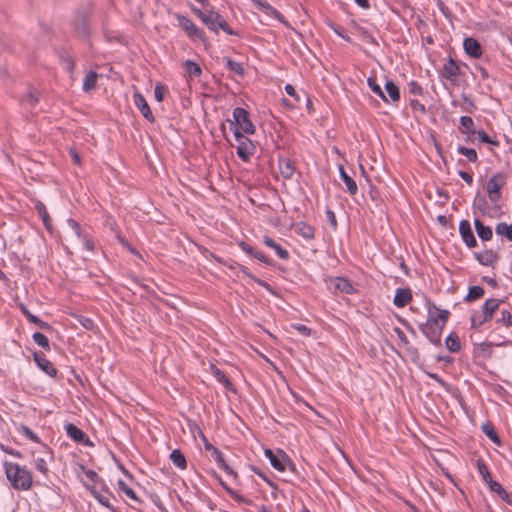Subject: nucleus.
I'll return each mask as SVG.
<instances>
[{
	"instance_id": "obj_1",
	"label": "nucleus",
	"mask_w": 512,
	"mask_h": 512,
	"mask_svg": "<svg viewBox=\"0 0 512 512\" xmlns=\"http://www.w3.org/2000/svg\"><path fill=\"white\" fill-rule=\"evenodd\" d=\"M202 7L197 8L192 6L193 12L201 19L208 29L214 32H218L219 29L223 30L226 34L236 35V33L230 29L225 19L216 11H214L208 4L201 2Z\"/></svg>"
},
{
	"instance_id": "obj_2",
	"label": "nucleus",
	"mask_w": 512,
	"mask_h": 512,
	"mask_svg": "<svg viewBox=\"0 0 512 512\" xmlns=\"http://www.w3.org/2000/svg\"><path fill=\"white\" fill-rule=\"evenodd\" d=\"M7 479L18 490H28L32 485L31 473L24 467L12 462H4Z\"/></svg>"
},
{
	"instance_id": "obj_3",
	"label": "nucleus",
	"mask_w": 512,
	"mask_h": 512,
	"mask_svg": "<svg viewBox=\"0 0 512 512\" xmlns=\"http://www.w3.org/2000/svg\"><path fill=\"white\" fill-rule=\"evenodd\" d=\"M507 183V175L503 172L493 175L486 184L488 198L492 203H498L501 199V188Z\"/></svg>"
},
{
	"instance_id": "obj_4",
	"label": "nucleus",
	"mask_w": 512,
	"mask_h": 512,
	"mask_svg": "<svg viewBox=\"0 0 512 512\" xmlns=\"http://www.w3.org/2000/svg\"><path fill=\"white\" fill-rule=\"evenodd\" d=\"M178 25L191 40L206 42V36L202 29L197 27L189 18L181 14H175Z\"/></svg>"
},
{
	"instance_id": "obj_5",
	"label": "nucleus",
	"mask_w": 512,
	"mask_h": 512,
	"mask_svg": "<svg viewBox=\"0 0 512 512\" xmlns=\"http://www.w3.org/2000/svg\"><path fill=\"white\" fill-rule=\"evenodd\" d=\"M233 119L234 121L231 123L233 129L235 127H238L240 132L243 131L246 134L255 133V127L253 123L250 121L249 114L245 109L241 107H236L233 110Z\"/></svg>"
},
{
	"instance_id": "obj_6",
	"label": "nucleus",
	"mask_w": 512,
	"mask_h": 512,
	"mask_svg": "<svg viewBox=\"0 0 512 512\" xmlns=\"http://www.w3.org/2000/svg\"><path fill=\"white\" fill-rule=\"evenodd\" d=\"M233 134L237 142V155L243 161H248L250 156L253 154L254 146L252 141L243 135L238 127L233 129Z\"/></svg>"
},
{
	"instance_id": "obj_7",
	"label": "nucleus",
	"mask_w": 512,
	"mask_h": 512,
	"mask_svg": "<svg viewBox=\"0 0 512 512\" xmlns=\"http://www.w3.org/2000/svg\"><path fill=\"white\" fill-rule=\"evenodd\" d=\"M85 486L89 489L90 493L93 497L104 507L109 508L110 510H114L113 506L110 503V494L106 489L103 481L100 484L90 485L85 483Z\"/></svg>"
},
{
	"instance_id": "obj_8",
	"label": "nucleus",
	"mask_w": 512,
	"mask_h": 512,
	"mask_svg": "<svg viewBox=\"0 0 512 512\" xmlns=\"http://www.w3.org/2000/svg\"><path fill=\"white\" fill-rule=\"evenodd\" d=\"M428 317L427 321L430 323H436L439 326H445L450 312L448 310L440 309L434 303L427 304Z\"/></svg>"
},
{
	"instance_id": "obj_9",
	"label": "nucleus",
	"mask_w": 512,
	"mask_h": 512,
	"mask_svg": "<svg viewBox=\"0 0 512 512\" xmlns=\"http://www.w3.org/2000/svg\"><path fill=\"white\" fill-rule=\"evenodd\" d=\"M420 330L432 344L440 345L443 326L426 321V323L420 325Z\"/></svg>"
},
{
	"instance_id": "obj_10",
	"label": "nucleus",
	"mask_w": 512,
	"mask_h": 512,
	"mask_svg": "<svg viewBox=\"0 0 512 512\" xmlns=\"http://www.w3.org/2000/svg\"><path fill=\"white\" fill-rule=\"evenodd\" d=\"M67 223L71 230L74 232L80 244L83 246V248L86 249L87 251H92L94 248L93 243L89 239L88 234L81 229L78 222L74 219H68Z\"/></svg>"
},
{
	"instance_id": "obj_11",
	"label": "nucleus",
	"mask_w": 512,
	"mask_h": 512,
	"mask_svg": "<svg viewBox=\"0 0 512 512\" xmlns=\"http://www.w3.org/2000/svg\"><path fill=\"white\" fill-rule=\"evenodd\" d=\"M67 223L71 230L74 232L80 244L83 246V248L86 249L87 251H92L94 248L93 243L89 239L88 234L81 229L78 222L74 219H68Z\"/></svg>"
},
{
	"instance_id": "obj_12",
	"label": "nucleus",
	"mask_w": 512,
	"mask_h": 512,
	"mask_svg": "<svg viewBox=\"0 0 512 512\" xmlns=\"http://www.w3.org/2000/svg\"><path fill=\"white\" fill-rule=\"evenodd\" d=\"M67 223L71 230L74 232L80 244L83 246V248L86 249L87 251H92L94 248L93 243L89 239L88 234L81 229L78 222L74 219H68Z\"/></svg>"
},
{
	"instance_id": "obj_13",
	"label": "nucleus",
	"mask_w": 512,
	"mask_h": 512,
	"mask_svg": "<svg viewBox=\"0 0 512 512\" xmlns=\"http://www.w3.org/2000/svg\"><path fill=\"white\" fill-rule=\"evenodd\" d=\"M459 233L463 242L469 248H474L477 245L476 238L471 229L470 222L468 220H462L459 224Z\"/></svg>"
},
{
	"instance_id": "obj_14",
	"label": "nucleus",
	"mask_w": 512,
	"mask_h": 512,
	"mask_svg": "<svg viewBox=\"0 0 512 512\" xmlns=\"http://www.w3.org/2000/svg\"><path fill=\"white\" fill-rule=\"evenodd\" d=\"M33 358L37 366L50 377L57 376V369L54 365L42 354L41 352H35Z\"/></svg>"
},
{
	"instance_id": "obj_15",
	"label": "nucleus",
	"mask_w": 512,
	"mask_h": 512,
	"mask_svg": "<svg viewBox=\"0 0 512 512\" xmlns=\"http://www.w3.org/2000/svg\"><path fill=\"white\" fill-rule=\"evenodd\" d=\"M330 285L334 292H341L345 294H353L355 292V288L352 283L343 277L331 278Z\"/></svg>"
},
{
	"instance_id": "obj_16",
	"label": "nucleus",
	"mask_w": 512,
	"mask_h": 512,
	"mask_svg": "<svg viewBox=\"0 0 512 512\" xmlns=\"http://www.w3.org/2000/svg\"><path fill=\"white\" fill-rule=\"evenodd\" d=\"M133 100L135 106L140 110L143 117L149 122H154L152 111L150 110V107L143 95L140 93H134Z\"/></svg>"
},
{
	"instance_id": "obj_17",
	"label": "nucleus",
	"mask_w": 512,
	"mask_h": 512,
	"mask_svg": "<svg viewBox=\"0 0 512 512\" xmlns=\"http://www.w3.org/2000/svg\"><path fill=\"white\" fill-rule=\"evenodd\" d=\"M463 48L466 54L472 58H479L482 55V48L478 40L472 37L465 38Z\"/></svg>"
},
{
	"instance_id": "obj_18",
	"label": "nucleus",
	"mask_w": 512,
	"mask_h": 512,
	"mask_svg": "<svg viewBox=\"0 0 512 512\" xmlns=\"http://www.w3.org/2000/svg\"><path fill=\"white\" fill-rule=\"evenodd\" d=\"M459 74L460 67L452 58H449L443 65L441 75L447 80L455 81Z\"/></svg>"
},
{
	"instance_id": "obj_19",
	"label": "nucleus",
	"mask_w": 512,
	"mask_h": 512,
	"mask_svg": "<svg viewBox=\"0 0 512 512\" xmlns=\"http://www.w3.org/2000/svg\"><path fill=\"white\" fill-rule=\"evenodd\" d=\"M412 301V292L409 288H397L393 303L395 306L402 308Z\"/></svg>"
},
{
	"instance_id": "obj_20",
	"label": "nucleus",
	"mask_w": 512,
	"mask_h": 512,
	"mask_svg": "<svg viewBox=\"0 0 512 512\" xmlns=\"http://www.w3.org/2000/svg\"><path fill=\"white\" fill-rule=\"evenodd\" d=\"M264 454L266 458L269 459V462L274 469L280 472H284L286 470V466L283 462L285 455L282 452L275 454L272 450L266 449Z\"/></svg>"
},
{
	"instance_id": "obj_21",
	"label": "nucleus",
	"mask_w": 512,
	"mask_h": 512,
	"mask_svg": "<svg viewBox=\"0 0 512 512\" xmlns=\"http://www.w3.org/2000/svg\"><path fill=\"white\" fill-rule=\"evenodd\" d=\"M256 4H257V9L259 11H262V12L266 13L267 15H271V16L275 17L278 21L283 23L284 25L289 26L288 22L285 20L283 15L281 13H279L276 9H274L269 4V2L259 1V2H256Z\"/></svg>"
},
{
	"instance_id": "obj_22",
	"label": "nucleus",
	"mask_w": 512,
	"mask_h": 512,
	"mask_svg": "<svg viewBox=\"0 0 512 512\" xmlns=\"http://www.w3.org/2000/svg\"><path fill=\"white\" fill-rule=\"evenodd\" d=\"M459 130L462 134L467 135L468 139H471L476 133L473 119L469 116H461Z\"/></svg>"
},
{
	"instance_id": "obj_23",
	"label": "nucleus",
	"mask_w": 512,
	"mask_h": 512,
	"mask_svg": "<svg viewBox=\"0 0 512 512\" xmlns=\"http://www.w3.org/2000/svg\"><path fill=\"white\" fill-rule=\"evenodd\" d=\"M263 243L273 249L275 251V253L277 254V256L280 258V259H283V260H286L288 259L289 257V253L286 249H284L283 247H281L278 243H276L272 238H270L269 236H264L263 237Z\"/></svg>"
},
{
	"instance_id": "obj_24",
	"label": "nucleus",
	"mask_w": 512,
	"mask_h": 512,
	"mask_svg": "<svg viewBox=\"0 0 512 512\" xmlns=\"http://www.w3.org/2000/svg\"><path fill=\"white\" fill-rule=\"evenodd\" d=\"M339 174H340V178L341 180L344 182L345 186H346V189L347 191L351 194V195H355L358 191V187H357V184L356 182L353 180L352 177H350L344 167L342 165L339 166Z\"/></svg>"
},
{
	"instance_id": "obj_25",
	"label": "nucleus",
	"mask_w": 512,
	"mask_h": 512,
	"mask_svg": "<svg viewBox=\"0 0 512 512\" xmlns=\"http://www.w3.org/2000/svg\"><path fill=\"white\" fill-rule=\"evenodd\" d=\"M474 227L477 235L482 241H489L493 236L492 229L489 226H485L479 219L474 220Z\"/></svg>"
},
{
	"instance_id": "obj_26",
	"label": "nucleus",
	"mask_w": 512,
	"mask_h": 512,
	"mask_svg": "<svg viewBox=\"0 0 512 512\" xmlns=\"http://www.w3.org/2000/svg\"><path fill=\"white\" fill-rule=\"evenodd\" d=\"M279 170H280L281 175L284 178H286V179L291 178L295 171L293 162L288 158H280L279 159Z\"/></svg>"
},
{
	"instance_id": "obj_27",
	"label": "nucleus",
	"mask_w": 512,
	"mask_h": 512,
	"mask_svg": "<svg viewBox=\"0 0 512 512\" xmlns=\"http://www.w3.org/2000/svg\"><path fill=\"white\" fill-rule=\"evenodd\" d=\"M212 459L217 463L218 467L228 474H233V470L226 464L222 452L218 448H213L210 452Z\"/></svg>"
},
{
	"instance_id": "obj_28",
	"label": "nucleus",
	"mask_w": 512,
	"mask_h": 512,
	"mask_svg": "<svg viewBox=\"0 0 512 512\" xmlns=\"http://www.w3.org/2000/svg\"><path fill=\"white\" fill-rule=\"evenodd\" d=\"M501 301L498 299H488L482 306V313L489 320L491 319L493 313L498 309Z\"/></svg>"
},
{
	"instance_id": "obj_29",
	"label": "nucleus",
	"mask_w": 512,
	"mask_h": 512,
	"mask_svg": "<svg viewBox=\"0 0 512 512\" xmlns=\"http://www.w3.org/2000/svg\"><path fill=\"white\" fill-rule=\"evenodd\" d=\"M169 458L172 461V463L179 469H181V470L186 469V467H187L186 458H185L184 454L179 449L173 450L171 452Z\"/></svg>"
},
{
	"instance_id": "obj_30",
	"label": "nucleus",
	"mask_w": 512,
	"mask_h": 512,
	"mask_svg": "<svg viewBox=\"0 0 512 512\" xmlns=\"http://www.w3.org/2000/svg\"><path fill=\"white\" fill-rule=\"evenodd\" d=\"M98 79V74L94 71H89L83 80L82 89L84 92H89L95 88Z\"/></svg>"
},
{
	"instance_id": "obj_31",
	"label": "nucleus",
	"mask_w": 512,
	"mask_h": 512,
	"mask_svg": "<svg viewBox=\"0 0 512 512\" xmlns=\"http://www.w3.org/2000/svg\"><path fill=\"white\" fill-rule=\"evenodd\" d=\"M183 65H184V68L189 77L197 78V77L201 76L202 69H201L200 65L197 64L196 62L188 59L184 62Z\"/></svg>"
},
{
	"instance_id": "obj_32",
	"label": "nucleus",
	"mask_w": 512,
	"mask_h": 512,
	"mask_svg": "<svg viewBox=\"0 0 512 512\" xmlns=\"http://www.w3.org/2000/svg\"><path fill=\"white\" fill-rule=\"evenodd\" d=\"M66 432L68 436L76 442H81L85 437V433L74 424H68L66 426Z\"/></svg>"
},
{
	"instance_id": "obj_33",
	"label": "nucleus",
	"mask_w": 512,
	"mask_h": 512,
	"mask_svg": "<svg viewBox=\"0 0 512 512\" xmlns=\"http://www.w3.org/2000/svg\"><path fill=\"white\" fill-rule=\"evenodd\" d=\"M446 347L450 352H458L461 349V342L455 333H451L445 341Z\"/></svg>"
},
{
	"instance_id": "obj_34",
	"label": "nucleus",
	"mask_w": 512,
	"mask_h": 512,
	"mask_svg": "<svg viewBox=\"0 0 512 512\" xmlns=\"http://www.w3.org/2000/svg\"><path fill=\"white\" fill-rule=\"evenodd\" d=\"M297 233L307 240H310L314 237V229L304 222L298 223Z\"/></svg>"
},
{
	"instance_id": "obj_35",
	"label": "nucleus",
	"mask_w": 512,
	"mask_h": 512,
	"mask_svg": "<svg viewBox=\"0 0 512 512\" xmlns=\"http://www.w3.org/2000/svg\"><path fill=\"white\" fill-rule=\"evenodd\" d=\"M385 90L388 94V97L391 99V101H393V102L399 101V99H400L399 88L392 81L386 82Z\"/></svg>"
},
{
	"instance_id": "obj_36",
	"label": "nucleus",
	"mask_w": 512,
	"mask_h": 512,
	"mask_svg": "<svg viewBox=\"0 0 512 512\" xmlns=\"http://www.w3.org/2000/svg\"><path fill=\"white\" fill-rule=\"evenodd\" d=\"M35 208H36L39 216L41 217L44 225L46 226V228L50 229V217H49V214L47 212L45 205L42 202L38 201L35 204Z\"/></svg>"
},
{
	"instance_id": "obj_37",
	"label": "nucleus",
	"mask_w": 512,
	"mask_h": 512,
	"mask_svg": "<svg viewBox=\"0 0 512 512\" xmlns=\"http://www.w3.org/2000/svg\"><path fill=\"white\" fill-rule=\"evenodd\" d=\"M495 232L498 235L505 236L509 241H512V224L508 225L504 222L497 224Z\"/></svg>"
},
{
	"instance_id": "obj_38",
	"label": "nucleus",
	"mask_w": 512,
	"mask_h": 512,
	"mask_svg": "<svg viewBox=\"0 0 512 512\" xmlns=\"http://www.w3.org/2000/svg\"><path fill=\"white\" fill-rule=\"evenodd\" d=\"M367 84L370 87V89L378 95L384 102H388V98L386 97L385 93L383 92L380 85L377 84L376 79L373 77H369L367 79Z\"/></svg>"
},
{
	"instance_id": "obj_39",
	"label": "nucleus",
	"mask_w": 512,
	"mask_h": 512,
	"mask_svg": "<svg viewBox=\"0 0 512 512\" xmlns=\"http://www.w3.org/2000/svg\"><path fill=\"white\" fill-rule=\"evenodd\" d=\"M457 151L459 154L464 155L468 161L475 163L478 159L477 152L475 149L472 148H466L462 145H459L457 147Z\"/></svg>"
},
{
	"instance_id": "obj_40",
	"label": "nucleus",
	"mask_w": 512,
	"mask_h": 512,
	"mask_svg": "<svg viewBox=\"0 0 512 512\" xmlns=\"http://www.w3.org/2000/svg\"><path fill=\"white\" fill-rule=\"evenodd\" d=\"M32 339L37 345L42 347L44 350L50 351L51 347L49 344V340L44 334H42L40 332H35L32 335Z\"/></svg>"
},
{
	"instance_id": "obj_41",
	"label": "nucleus",
	"mask_w": 512,
	"mask_h": 512,
	"mask_svg": "<svg viewBox=\"0 0 512 512\" xmlns=\"http://www.w3.org/2000/svg\"><path fill=\"white\" fill-rule=\"evenodd\" d=\"M482 431L493 443L500 444V438L491 424L482 425Z\"/></svg>"
},
{
	"instance_id": "obj_42",
	"label": "nucleus",
	"mask_w": 512,
	"mask_h": 512,
	"mask_svg": "<svg viewBox=\"0 0 512 512\" xmlns=\"http://www.w3.org/2000/svg\"><path fill=\"white\" fill-rule=\"evenodd\" d=\"M486 483L488 484L490 490L497 493L502 499H506L508 497L507 492L497 481H494L492 480V478H489V481Z\"/></svg>"
},
{
	"instance_id": "obj_43",
	"label": "nucleus",
	"mask_w": 512,
	"mask_h": 512,
	"mask_svg": "<svg viewBox=\"0 0 512 512\" xmlns=\"http://www.w3.org/2000/svg\"><path fill=\"white\" fill-rule=\"evenodd\" d=\"M117 485L120 491L125 493V495L135 501H139L138 497L136 496V493L133 489H131L124 480L119 479L117 481Z\"/></svg>"
},
{
	"instance_id": "obj_44",
	"label": "nucleus",
	"mask_w": 512,
	"mask_h": 512,
	"mask_svg": "<svg viewBox=\"0 0 512 512\" xmlns=\"http://www.w3.org/2000/svg\"><path fill=\"white\" fill-rule=\"evenodd\" d=\"M484 294V289L481 286H472L469 288L466 296V301L471 302L481 298Z\"/></svg>"
},
{
	"instance_id": "obj_45",
	"label": "nucleus",
	"mask_w": 512,
	"mask_h": 512,
	"mask_svg": "<svg viewBox=\"0 0 512 512\" xmlns=\"http://www.w3.org/2000/svg\"><path fill=\"white\" fill-rule=\"evenodd\" d=\"M225 61H226V66L230 71L236 73L237 75H243L244 68L240 62L234 61L230 58H226Z\"/></svg>"
},
{
	"instance_id": "obj_46",
	"label": "nucleus",
	"mask_w": 512,
	"mask_h": 512,
	"mask_svg": "<svg viewBox=\"0 0 512 512\" xmlns=\"http://www.w3.org/2000/svg\"><path fill=\"white\" fill-rule=\"evenodd\" d=\"M27 320L35 325H37L39 328L44 330H50L51 326L49 323L42 321L37 316L33 315L31 312L28 313L26 316Z\"/></svg>"
},
{
	"instance_id": "obj_47",
	"label": "nucleus",
	"mask_w": 512,
	"mask_h": 512,
	"mask_svg": "<svg viewBox=\"0 0 512 512\" xmlns=\"http://www.w3.org/2000/svg\"><path fill=\"white\" fill-rule=\"evenodd\" d=\"M476 464H477L478 472L481 475L482 479L485 482H488L489 478H491V476H490L489 470H488L487 466L485 465L484 461L482 459H478Z\"/></svg>"
},
{
	"instance_id": "obj_48",
	"label": "nucleus",
	"mask_w": 512,
	"mask_h": 512,
	"mask_svg": "<svg viewBox=\"0 0 512 512\" xmlns=\"http://www.w3.org/2000/svg\"><path fill=\"white\" fill-rule=\"evenodd\" d=\"M61 61L66 71L72 74L75 69L73 58L69 55H63L61 56Z\"/></svg>"
},
{
	"instance_id": "obj_49",
	"label": "nucleus",
	"mask_w": 512,
	"mask_h": 512,
	"mask_svg": "<svg viewBox=\"0 0 512 512\" xmlns=\"http://www.w3.org/2000/svg\"><path fill=\"white\" fill-rule=\"evenodd\" d=\"M34 465L35 468L41 472L42 474L46 475L48 472V465L44 458L37 457L34 459Z\"/></svg>"
},
{
	"instance_id": "obj_50",
	"label": "nucleus",
	"mask_w": 512,
	"mask_h": 512,
	"mask_svg": "<svg viewBox=\"0 0 512 512\" xmlns=\"http://www.w3.org/2000/svg\"><path fill=\"white\" fill-rule=\"evenodd\" d=\"M489 319L486 318L485 315H483V313H475L472 315L471 317V322H472V326L473 327H479L481 326L484 322L488 321Z\"/></svg>"
},
{
	"instance_id": "obj_51",
	"label": "nucleus",
	"mask_w": 512,
	"mask_h": 512,
	"mask_svg": "<svg viewBox=\"0 0 512 512\" xmlns=\"http://www.w3.org/2000/svg\"><path fill=\"white\" fill-rule=\"evenodd\" d=\"M409 92L415 96H420L423 94V88L421 85L416 81H410L408 83Z\"/></svg>"
},
{
	"instance_id": "obj_52",
	"label": "nucleus",
	"mask_w": 512,
	"mask_h": 512,
	"mask_svg": "<svg viewBox=\"0 0 512 512\" xmlns=\"http://www.w3.org/2000/svg\"><path fill=\"white\" fill-rule=\"evenodd\" d=\"M291 327L304 336H310L312 334V330L303 324L295 323L292 324Z\"/></svg>"
},
{
	"instance_id": "obj_53",
	"label": "nucleus",
	"mask_w": 512,
	"mask_h": 512,
	"mask_svg": "<svg viewBox=\"0 0 512 512\" xmlns=\"http://www.w3.org/2000/svg\"><path fill=\"white\" fill-rule=\"evenodd\" d=\"M86 477L88 478V480L92 483L91 485H96V484H100V482H102V480L99 479L97 473L93 470H85L84 471Z\"/></svg>"
},
{
	"instance_id": "obj_54",
	"label": "nucleus",
	"mask_w": 512,
	"mask_h": 512,
	"mask_svg": "<svg viewBox=\"0 0 512 512\" xmlns=\"http://www.w3.org/2000/svg\"><path fill=\"white\" fill-rule=\"evenodd\" d=\"M498 322L503 323L505 326H510L512 322L511 314L508 310L501 311V318L498 319Z\"/></svg>"
},
{
	"instance_id": "obj_55",
	"label": "nucleus",
	"mask_w": 512,
	"mask_h": 512,
	"mask_svg": "<svg viewBox=\"0 0 512 512\" xmlns=\"http://www.w3.org/2000/svg\"><path fill=\"white\" fill-rule=\"evenodd\" d=\"M477 136H478V139L483 142V143H490V144H494L496 145L497 142L495 141H492L490 139V137L487 135V133L484 131V130H479V131H476Z\"/></svg>"
},
{
	"instance_id": "obj_56",
	"label": "nucleus",
	"mask_w": 512,
	"mask_h": 512,
	"mask_svg": "<svg viewBox=\"0 0 512 512\" xmlns=\"http://www.w3.org/2000/svg\"><path fill=\"white\" fill-rule=\"evenodd\" d=\"M393 330H394L395 334L397 335L398 339L400 340V342L403 345L407 346L409 344V341H408V338L406 337V335L404 334V332L398 327H395Z\"/></svg>"
},
{
	"instance_id": "obj_57",
	"label": "nucleus",
	"mask_w": 512,
	"mask_h": 512,
	"mask_svg": "<svg viewBox=\"0 0 512 512\" xmlns=\"http://www.w3.org/2000/svg\"><path fill=\"white\" fill-rule=\"evenodd\" d=\"M285 92H286L289 96H291V97L295 98V100H296V101H299V100H300V98H299V96H298V94H297V92H296V90H295V88H294V86H293V85H291V84H286V85H285Z\"/></svg>"
},
{
	"instance_id": "obj_58",
	"label": "nucleus",
	"mask_w": 512,
	"mask_h": 512,
	"mask_svg": "<svg viewBox=\"0 0 512 512\" xmlns=\"http://www.w3.org/2000/svg\"><path fill=\"white\" fill-rule=\"evenodd\" d=\"M458 175L460 176V178L462 180H464L468 185H472L473 184V177L471 174H469L468 172L466 171H462L460 170L458 172Z\"/></svg>"
},
{
	"instance_id": "obj_59",
	"label": "nucleus",
	"mask_w": 512,
	"mask_h": 512,
	"mask_svg": "<svg viewBox=\"0 0 512 512\" xmlns=\"http://www.w3.org/2000/svg\"><path fill=\"white\" fill-rule=\"evenodd\" d=\"M79 321L81 325L88 330L93 329L94 327V322L90 318L81 317Z\"/></svg>"
},
{
	"instance_id": "obj_60",
	"label": "nucleus",
	"mask_w": 512,
	"mask_h": 512,
	"mask_svg": "<svg viewBox=\"0 0 512 512\" xmlns=\"http://www.w3.org/2000/svg\"><path fill=\"white\" fill-rule=\"evenodd\" d=\"M475 206L482 212H485L487 210V203L485 198L479 197V199L475 201Z\"/></svg>"
},
{
	"instance_id": "obj_61",
	"label": "nucleus",
	"mask_w": 512,
	"mask_h": 512,
	"mask_svg": "<svg viewBox=\"0 0 512 512\" xmlns=\"http://www.w3.org/2000/svg\"><path fill=\"white\" fill-rule=\"evenodd\" d=\"M22 430H23V433L31 440L37 442L38 441V437L37 435L28 427L26 426H23L22 427Z\"/></svg>"
},
{
	"instance_id": "obj_62",
	"label": "nucleus",
	"mask_w": 512,
	"mask_h": 512,
	"mask_svg": "<svg viewBox=\"0 0 512 512\" xmlns=\"http://www.w3.org/2000/svg\"><path fill=\"white\" fill-rule=\"evenodd\" d=\"M253 257L265 264H271V261L262 252H260L258 250L255 251Z\"/></svg>"
},
{
	"instance_id": "obj_63",
	"label": "nucleus",
	"mask_w": 512,
	"mask_h": 512,
	"mask_svg": "<svg viewBox=\"0 0 512 512\" xmlns=\"http://www.w3.org/2000/svg\"><path fill=\"white\" fill-rule=\"evenodd\" d=\"M240 247L245 253L249 254L250 256H254L256 249L253 248L252 246L243 242L240 244Z\"/></svg>"
},
{
	"instance_id": "obj_64",
	"label": "nucleus",
	"mask_w": 512,
	"mask_h": 512,
	"mask_svg": "<svg viewBox=\"0 0 512 512\" xmlns=\"http://www.w3.org/2000/svg\"><path fill=\"white\" fill-rule=\"evenodd\" d=\"M69 154H70V156L72 158V161L75 164H77V165L81 164L80 156H79V154L74 149H70Z\"/></svg>"
}]
</instances>
